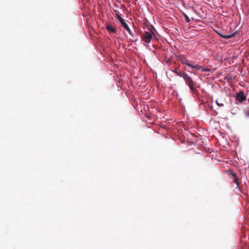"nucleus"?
Segmentation results:
<instances>
[{
  "label": "nucleus",
  "mask_w": 249,
  "mask_h": 249,
  "mask_svg": "<svg viewBox=\"0 0 249 249\" xmlns=\"http://www.w3.org/2000/svg\"><path fill=\"white\" fill-rule=\"evenodd\" d=\"M186 74H187V73L185 72H184L183 71H178L177 75L180 77L183 78V79L184 77H185L184 75H186Z\"/></svg>",
  "instance_id": "10"
},
{
  "label": "nucleus",
  "mask_w": 249,
  "mask_h": 249,
  "mask_svg": "<svg viewBox=\"0 0 249 249\" xmlns=\"http://www.w3.org/2000/svg\"><path fill=\"white\" fill-rule=\"evenodd\" d=\"M125 30L129 33V34L131 36L130 40L132 42H136L138 40V37L137 34L135 33L132 32V31L130 29L129 27L125 29Z\"/></svg>",
  "instance_id": "3"
},
{
  "label": "nucleus",
  "mask_w": 249,
  "mask_h": 249,
  "mask_svg": "<svg viewBox=\"0 0 249 249\" xmlns=\"http://www.w3.org/2000/svg\"><path fill=\"white\" fill-rule=\"evenodd\" d=\"M183 16L185 18V20L186 22L188 23L190 22V19L189 17L185 13H183Z\"/></svg>",
  "instance_id": "15"
},
{
  "label": "nucleus",
  "mask_w": 249,
  "mask_h": 249,
  "mask_svg": "<svg viewBox=\"0 0 249 249\" xmlns=\"http://www.w3.org/2000/svg\"><path fill=\"white\" fill-rule=\"evenodd\" d=\"M230 175L232 176L233 178H235L237 177L236 174L233 171V170H230Z\"/></svg>",
  "instance_id": "16"
},
{
  "label": "nucleus",
  "mask_w": 249,
  "mask_h": 249,
  "mask_svg": "<svg viewBox=\"0 0 249 249\" xmlns=\"http://www.w3.org/2000/svg\"><path fill=\"white\" fill-rule=\"evenodd\" d=\"M116 18L118 20L119 22H121L124 19V18L121 17V15H119V14H116Z\"/></svg>",
  "instance_id": "13"
},
{
  "label": "nucleus",
  "mask_w": 249,
  "mask_h": 249,
  "mask_svg": "<svg viewBox=\"0 0 249 249\" xmlns=\"http://www.w3.org/2000/svg\"><path fill=\"white\" fill-rule=\"evenodd\" d=\"M203 72H208V71H211V69L208 68H207V67H203L202 66H201V68L200 69Z\"/></svg>",
  "instance_id": "14"
},
{
  "label": "nucleus",
  "mask_w": 249,
  "mask_h": 249,
  "mask_svg": "<svg viewBox=\"0 0 249 249\" xmlns=\"http://www.w3.org/2000/svg\"><path fill=\"white\" fill-rule=\"evenodd\" d=\"M187 68H190L192 70H194L195 71H198L200 70L201 66L197 64L194 65L190 63Z\"/></svg>",
  "instance_id": "7"
},
{
  "label": "nucleus",
  "mask_w": 249,
  "mask_h": 249,
  "mask_svg": "<svg viewBox=\"0 0 249 249\" xmlns=\"http://www.w3.org/2000/svg\"><path fill=\"white\" fill-rule=\"evenodd\" d=\"M106 28L109 34L117 33V30L116 28L114 27L111 26L110 24H107L106 25Z\"/></svg>",
  "instance_id": "6"
},
{
  "label": "nucleus",
  "mask_w": 249,
  "mask_h": 249,
  "mask_svg": "<svg viewBox=\"0 0 249 249\" xmlns=\"http://www.w3.org/2000/svg\"><path fill=\"white\" fill-rule=\"evenodd\" d=\"M144 25V32L142 36V38L145 43L149 44L153 37H156L157 31L154 26L152 25L148 21H147Z\"/></svg>",
  "instance_id": "1"
},
{
  "label": "nucleus",
  "mask_w": 249,
  "mask_h": 249,
  "mask_svg": "<svg viewBox=\"0 0 249 249\" xmlns=\"http://www.w3.org/2000/svg\"><path fill=\"white\" fill-rule=\"evenodd\" d=\"M233 63V59L231 58L230 60H229V64H231V63Z\"/></svg>",
  "instance_id": "22"
},
{
  "label": "nucleus",
  "mask_w": 249,
  "mask_h": 249,
  "mask_svg": "<svg viewBox=\"0 0 249 249\" xmlns=\"http://www.w3.org/2000/svg\"><path fill=\"white\" fill-rule=\"evenodd\" d=\"M171 71L173 72H174V73H176V74H177L178 72V68L175 69H174V70H173L172 68H171Z\"/></svg>",
  "instance_id": "19"
},
{
  "label": "nucleus",
  "mask_w": 249,
  "mask_h": 249,
  "mask_svg": "<svg viewBox=\"0 0 249 249\" xmlns=\"http://www.w3.org/2000/svg\"><path fill=\"white\" fill-rule=\"evenodd\" d=\"M185 77L183 79L185 81V84L188 86L191 93L195 96H198L199 93L197 89L195 88L196 82L193 81L192 78L187 73L184 75Z\"/></svg>",
  "instance_id": "2"
},
{
  "label": "nucleus",
  "mask_w": 249,
  "mask_h": 249,
  "mask_svg": "<svg viewBox=\"0 0 249 249\" xmlns=\"http://www.w3.org/2000/svg\"><path fill=\"white\" fill-rule=\"evenodd\" d=\"M177 59L180 61L183 65H185V69L188 67L189 64H190L185 56H178Z\"/></svg>",
  "instance_id": "4"
},
{
  "label": "nucleus",
  "mask_w": 249,
  "mask_h": 249,
  "mask_svg": "<svg viewBox=\"0 0 249 249\" xmlns=\"http://www.w3.org/2000/svg\"><path fill=\"white\" fill-rule=\"evenodd\" d=\"M217 60L218 61H220L221 62H223L224 60H225L226 59H225L224 60L222 59H221L220 57L218 56V57L217 58Z\"/></svg>",
  "instance_id": "21"
},
{
  "label": "nucleus",
  "mask_w": 249,
  "mask_h": 249,
  "mask_svg": "<svg viewBox=\"0 0 249 249\" xmlns=\"http://www.w3.org/2000/svg\"><path fill=\"white\" fill-rule=\"evenodd\" d=\"M238 31L236 30L231 34L226 35V36H225L226 37V39H230L234 37L238 34Z\"/></svg>",
  "instance_id": "8"
},
{
  "label": "nucleus",
  "mask_w": 249,
  "mask_h": 249,
  "mask_svg": "<svg viewBox=\"0 0 249 249\" xmlns=\"http://www.w3.org/2000/svg\"><path fill=\"white\" fill-rule=\"evenodd\" d=\"M119 23L120 24V25L125 30L129 27L124 19L120 22Z\"/></svg>",
  "instance_id": "9"
},
{
  "label": "nucleus",
  "mask_w": 249,
  "mask_h": 249,
  "mask_svg": "<svg viewBox=\"0 0 249 249\" xmlns=\"http://www.w3.org/2000/svg\"><path fill=\"white\" fill-rule=\"evenodd\" d=\"M236 98L239 102H242L246 100V96L243 91H241L237 94Z\"/></svg>",
  "instance_id": "5"
},
{
  "label": "nucleus",
  "mask_w": 249,
  "mask_h": 249,
  "mask_svg": "<svg viewBox=\"0 0 249 249\" xmlns=\"http://www.w3.org/2000/svg\"><path fill=\"white\" fill-rule=\"evenodd\" d=\"M237 58L236 56H233V57H231V58L233 59H234V58Z\"/></svg>",
  "instance_id": "23"
},
{
  "label": "nucleus",
  "mask_w": 249,
  "mask_h": 249,
  "mask_svg": "<svg viewBox=\"0 0 249 249\" xmlns=\"http://www.w3.org/2000/svg\"><path fill=\"white\" fill-rule=\"evenodd\" d=\"M244 113L247 117H249V107H248L244 110Z\"/></svg>",
  "instance_id": "17"
},
{
  "label": "nucleus",
  "mask_w": 249,
  "mask_h": 249,
  "mask_svg": "<svg viewBox=\"0 0 249 249\" xmlns=\"http://www.w3.org/2000/svg\"><path fill=\"white\" fill-rule=\"evenodd\" d=\"M214 32L218 35L220 37L223 38L224 39H226V37L225 36H226V35H224L223 34H222L221 33H220L219 31L216 30H214Z\"/></svg>",
  "instance_id": "12"
},
{
  "label": "nucleus",
  "mask_w": 249,
  "mask_h": 249,
  "mask_svg": "<svg viewBox=\"0 0 249 249\" xmlns=\"http://www.w3.org/2000/svg\"><path fill=\"white\" fill-rule=\"evenodd\" d=\"M232 79V77L231 76H226L225 77V79H226L228 80V81L230 82L231 81Z\"/></svg>",
  "instance_id": "18"
},
{
  "label": "nucleus",
  "mask_w": 249,
  "mask_h": 249,
  "mask_svg": "<svg viewBox=\"0 0 249 249\" xmlns=\"http://www.w3.org/2000/svg\"><path fill=\"white\" fill-rule=\"evenodd\" d=\"M233 182L236 184L237 185V188L239 189V191H240V188L239 187V183L238 182V179L237 177H235V178H233Z\"/></svg>",
  "instance_id": "11"
},
{
  "label": "nucleus",
  "mask_w": 249,
  "mask_h": 249,
  "mask_svg": "<svg viewBox=\"0 0 249 249\" xmlns=\"http://www.w3.org/2000/svg\"><path fill=\"white\" fill-rule=\"evenodd\" d=\"M216 104L219 107H223L224 106L223 104L219 103L217 100L216 101Z\"/></svg>",
  "instance_id": "20"
}]
</instances>
